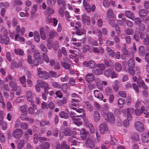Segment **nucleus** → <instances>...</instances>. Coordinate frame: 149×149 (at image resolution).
<instances>
[{
    "mask_svg": "<svg viewBox=\"0 0 149 149\" xmlns=\"http://www.w3.org/2000/svg\"><path fill=\"white\" fill-rule=\"evenodd\" d=\"M94 63H95L94 62ZM94 74L97 75L102 74L106 68L105 65L103 63L98 64L95 66L94 64Z\"/></svg>",
    "mask_w": 149,
    "mask_h": 149,
    "instance_id": "1",
    "label": "nucleus"
},
{
    "mask_svg": "<svg viewBox=\"0 0 149 149\" xmlns=\"http://www.w3.org/2000/svg\"><path fill=\"white\" fill-rule=\"evenodd\" d=\"M37 75L40 78L44 80L47 79L49 77L48 73L46 71H42L41 68H38Z\"/></svg>",
    "mask_w": 149,
    "mask_h": 149,
    "instance_id": "2",
    "label": "nucleus"
},
{
    "mask_svg": "<svg viewBox=\"0 0 149 149\" xmlns=\"http://www.w3.org/2000/svg\"><path fill=\"white\" fill-rule=\"evenodd\" d=\"M23 133L21 129H16L13 131L12 135L14 138L18 139L22 136Z\"/></svg>",
    "mask_w": 149,
    "mask_h": 149,
    "instance_id": "3",
    "label": "nucleus"
},
{
    "mask_svg": "<svg viewBox=\"0 0 149 149\" xmlns=\"http://www.w3.org/2000/svg\"><path fill=\"white\" fill-rule=\"evenodd\" d=\"M105 120L111 123H113L115 122V118L113 115L110 112H109L104 116Z\"/></svg>",
    "mask_w": 149,
    "mask_h": 149,
    "instance_id": "4",
    "label": "nucleus"
},
{
    "mask_svg": "<svg viewBox=\"0 0 149 149\" xmlns=\"http://www.w3.org/2000/svg\"><path fill=\"white\" fill-rule=\"evenodd\" d=\"M37 82L38 84H40V86L41 88H44V91L46 94H47L48 92V90L50 88L49 84L47 83L42 81L41 80H38Z\"/></svg>",
    "mask_w": 149,
    "mask_h": 149,
    "instance_id": "5",
    "label": "nucleus"
},
{
    "mask_svg": "<svg viewBox=\"0 0 149 149\" xmlns=\"http://www.w3.org/2000/svg\"><path fill=\"white\" fill-rule=\"evenodd\" d=\"M79 102L78 99L74 98L72 99L71 102L69 104V108L71 109L76 110L77 109L75 107H76L79 105Z\"/></svg>",
    "mask_w": 149,
    "mask_h": 149,
    "instance_id": "6",
    "label": "nucleus"
},
{
    "mask_svg": "<svg viewBox=\"0 0 149 149\" xmlns=\"http://www.w3.org/2000/svg\"><path fill=\"white\" fill-rule=\"evenodd\" d=\"M134 127L136 130L140 132H142L144 130L143 123L139 121H136L135 123Z\"/></svg>",
    "mask_w": 149,
    "mask_h": 149,
    "instance_id": "7",
    "label": "nucleus"
},
{
    "mask_svg": "<svg viewBox=\"0 0 149 149\" xmlns=\"http://www.w3.org/2000/svg\"><path fill=\"white\" fill-rule=\"evenodd\" d=\"M81 21L83 24L86 23L87 25H89L91 23L90 17L85 14H83L81 16Z\"/></svg>",
    "mask_w": 149,
    "mask_h": 149,
    "instance_id": "8",
    "label": "nucleus"
},
{
    "mask_svg": "<svg viewBox=\"0 0 149 149\" xmlns=\"http://www.w3.org/2000/svg\"><path fill=\"white\" fill-rule=\"evenodd\" d=\"M10 41V38L8 37H3L2 34H0V42L2 44H5L6 45L8 44Z\"/></svg>",
    "mask_w": 149,
    "mask_h": 149,
    "instance_id": "9",
    "label": "nucleus"
},
{
    "mask_svg": "<svg viewBox=\"0 0 149 149\" xmlns=\"http://www.w3.org/2000/svg\"><path fill=\"white\" fill-rule=\"evenodd\" d=\"M9 86L10 88H12V90L16 91V89H20V87L18 86L17 84L13 81H10L9 83Z\"/></svg>",
    "mask_w": 149,
    "mask_h": 149,
    "instance_id": "10",
    "label": "nucleus"
},
{
    "mask_svg": "<svg viewBox=\"0 0 149 149\" xmlns=\"http://www.w3.org/2000/svg\"><path fill=\"white\" fill-rule=\"evenodd\" d=\"M85 143L87 147L91 148H92L93 147V141L92 139L88 138Z\"/></svg>",
    "mask_w": 149,
    "mask_h": 149,
    "instance_id": "11",
    "label": "nucleus"
},
{
    "mask_svg": "<svg viewBox=\"0 0 149 149\" xmlns=\"http://www.w3.org/2000/svg\"><path fill=\"white\" fill-rule=\"evenodd\" d=\"M99 129L101 134H104L105 132L108 130L107 125L104 123L101 124L100 126Z\"/></svg>",
    "mask_w": 149,
    "mask_h": 149,
    "instance_id": "12",
    "label": "nucleus"
},
{
    "mask_svg": "<svg viewBox=\"0 0 149 149\" xmlns=\"http://www.w3.org/2000/svg\"><path fill=\"white\" fill-rule=\"evenodd\" d=\"M76 132L72 131L71 129L68 127H67L65 128L64 132V134L65 136H71L73 134L76 133Z\"/></svg>",
    "mask_w": 149,
    "mask_h": 149,
    "instance_id": "13",
    "label": "nucleus"
},
{
    "mask_svg": "<svg viewBox=\"0 0 149 149\" xmlns=\"http://www.w3.org/2000/svg\"><path fill=\"white\" fill-rule=\"evenodd\" d=\"M84 2V1L83 2V5L86 11L88 13H90L91 11V9L92 11H93V5L92 6V8H91L90 5L88 3H85Z\"/></svg>",
    "mask_w": 149,
    "mask_h": 149,
    "instance_id": "14",
    "label": "nucleus"
},
{
    "mask_svg": "<svg viewBox=\"0 0 149 149\" xmlns=\"http://www.w3.org/2000/svg\"><path fill=\"white\" fill-rule=\"evenodd\" d=\"M88 134V132L86 131L85 129L82 128L80 131V137L81 139L83 140H85Z\"/></svg>",
    "mask_w": 149,
    "mask_h": 149,
    "instance_id": "15",
    "label": "nucleus"
},
{
    "mask_svg": "<svg viewBox=\"0 0 149 149\" xmlns=\"http://www.w3.org/2000/svg\"><path fill=\"white\" fill-rule=\"evenodd\" d=\"M148 13V10L145 9H142L139 10V16L141 17H144Z\"/></svg>",
    "mask_w": 149,
    "mask_h": 149,
    "instance_id": "16",
    "label": "nucleus"
},
{
    "mask_svg": "<svg viewBox=\"0 0 149 149\" xmlns=\"http://www.w3.org/2000/svg\"><path fill=\"white\" fill-rule=\"evenodd\" d=\"M67 102V99L65 97H63L62 99H59L57 101V104L59 106H62Z\"/></svg>",
    "mask_w": 149,
    "mask_h": 149,
    "instance_id": "17",
    "label": "nucleus"
},
{
    "mask_svg": "<svg viewBox=\"0 0 149 149\" xmlns=\"http://www.w3.org/2000/svg\"><path fill=\"white\" fill-rule=\"evenodd\" d=\"M86 81L89 83H91L93 81V74L92 73H88L86 75Z\"/></svg>",
    "mask_w": 149,
    "mask_h": 149,
    "instance_id": "18",
    "label": "nucleus"
},
{
    "mask_svg": "<svg viewBox=\"0 0 149 149\" xmlns=\"http://www.w3.org/2000/svg\"><path fill=\"white\" fill-rule=\"evenodd\" d=\"M94 95H95V97L96 99H98L100 100V99L103 97V95L100 91L97 90H95L94 91Z\"/></svg>",
    "mask_w": 149,
    "mask_h": 149,
    "instance_id": "19",
    "label": "nucleus"
},
{
    "mask_svg": "<svg viewBox=\"0 0 149 149\" xmlns=\"http://www.w3.org/2000/svg\"><path fill=\"white\" fill-rule=\"evenodd\" d=\"M126 16L128 18L131 19H134L133 18L135 17L134 13L129 10H126L125 11Z\"/></svg>",
    "mask_w": 149,
    "mask_h": 149,
    "instance_id": "20",
    "label": "nucleus"
},
{
    "mask_svg": "<svg viewBox=\"0 0 149 149\" xmlns=\"http://www.w3.org/2000/svg\"><path fill=\"white\" fill-rule=\"evenodd\" d=\"M19 80L20 83L24 87H26V78L25 76L23 75L19 77Z\"/></svg>",
    "mask_w": 149,
    "mask_h": 149,
    "instance_id": "21",
    "label": "nucleus"
},
{
    "mask_svg": "<svg viewBox=\"0 0 149 149\" xmlns=\"http://www.w3.org/2000/svg\"><path fill=\"white\" fill-rule=\"evenodd\" d=\"M27 101L29 102L33 100V96L32 93L30 91H27L26 93Z\"/></svg>",
    "mask_w": 149,
    "mask_h": 149,
    "instance_id": "22",
    "label": "nucleus"
},
{
    "mask_svg": "<svg viewBox=\"0 0 149 149\" xmlns=\"http://www.w3.org/2000/svg\"><path fill=\"white\" fill-rule=\"evenodd\" d=\"M58 36V34L55 31L52 30L49 33V39H53L54 37H56Z\"/></svg>",
    "mask_w": 149,
    "mask_h": 149,
    "instance_id": "23",
    "label": "nucleus"
},
{
    "mask_svg": "<svg viewBox=\"0 0 149 149\" xmlns=\"http://www.w3.org/2000/svg\"><path fill=\"white\" fill-rule=\"evenodd\" d=\"M128 65L129 68H133L135 67V64L134 60L132 58H131L128 61Z\"/></svg>",
    "mask_w": 149,
    "mask_h": 149,
    "instance_id": "24",
    "label": "nucleus"
},
{
    "mask_svg": "<svg viewBox=\"0 0 149 149\" xmlns=\"http://www.w3.org/2000/svg\"><path fill=\"white\" fill-rule=\"evenodd\" d=\"M148 136L145 133L143 134L141 140L142 142L143 143H148L149 142V140L148 139Z\"/></svg>",
    "mask_w": 149,
    "mask_h": 149,
    "instance_id": "25",
    "label": "nucleus"
},
{
    "mask_svg": "<svg viewBox=\"0 0 149 149\" xmlns=\"http://www.w3.org/2000/svg\"><path fill=\"white\" fill-rule=\"evenodd\" d=\"M137 84L139 87H141V86L144 89H146L147 87L146 86L143 81L139 80L137 82Z\"/></svg>",
    "mask_w": 149,
    "mask_h": 149,
    "instance_id": "26",
    "label": "nucleus"
},
{
    "mask_svg": "<svg viewBox=\"0 0 149 149\" xmlns=\"http://www.w3.org/2000/svg\"><path fill=\"white\" fill-rule=\"evenodd\" d=\"M59 116L60 118L65 119H67L69 117L68 114L64 111H62L59 113Z\"/></svg>",
    "mask_w": 149,
    "mask_h": 149,
    "instance_id": "27",
    "label": "nucleus"
},
{
    "mask_svg": "<svg viewBox=\"0 0 149 149\" xmlns=\"http://www.w3.org/2000/svg\"><path fill=\"white\" fill-rule=\"evenodd\" d=\"M34 38L35 41L38 42L40 41V38L38 32L37 31H36L34 32Z\"/></svg>",
    "mask_w": 149,
    "mask_h": 149,
    "instance_id": "28",
    "label": "nucleus"
},
{
    "mask_svg": "<svg viewBox=\"0 0 149 149\" xmlns=\"http://www.w3.org/2000/svg\"><path fill=\"white\" fill-rule=\"evenodd\" d=\"M84 64L89 68L92 69L93 68V61H90L88 62H85L84 63Z\"/></svg>",
    "mask_w": 149,
    "mask_h": 149,
    "instance_id": "29",
    "label": "nucleus"
},
{
    "mask_svg": "<svg viewBox=\"0 0 149 149\" xmlns=\"http://www.w3.org/2000/svg\"><path fill=\"white\" fill-rule=\"evenodd\" d=\"M50 146V145L49 143L46 142H45L43 144L41 145L40 147L41 149H49Z\"/></svg>",
    "mask_w": 149,
    "mask_h": 149,
    "instance_id": "30",
    "label": "nucleus"
},
{
    "mask_svg": "<svg viewBox=\"0 0 149 149\" xmlns=\"http://www.w3.org/2000/svg\"><path fill=\"white\" fill-rule=\"evenodd\" d=\"M20 126L21 129L25 130L28 128V124L25 122H22L20 123Z\"/></svg>",
    "mask_w": 149,
    "mask_h": 149,
    "instance_id": "31",
    "label": "nucleus"
},
{
    "mask_svg": "<svg viewBox=\"0 0 149 149\" xmlns=\"http://www.w3.org/2000/svg\"><path fill=\"white\" fill-rule=\"evenodd\" d=\"M131 138L134 141H138L139 139L138 134L136 133H132Z\"/></svg>",
    "mask_w": 149,
    "mask_h": 149,
    "instance_id": "32",
    "label": "nucleus"
},
{
    "mask_svg": "<svg viewBox=\"0 0 149 149\" xmlns=\"http://www.w3.org/2000/svg\"><path fill=\"white\" fill-rule=\"evenodd\" d=\"M14 52L16 54L21 56H23L24 54V52L20 49H15Z\"/></svg>",
    "mask_w": 149,
    "mask_h": 149,
    "instance_id": "33",
    "label": "nucleus"
},
{
    "mask_svg": "<svg viewBox=\"0 0 149 149\" xmlns=\"http://www.w3.org/2000/svg\"><path fill=\"white\" fill-rule=\"evenodd\" d=\"M74 123L77 125L79 126L81 125L82 124V120L80 118H77L72 119Z\"/></svg>",
    "mask_w": 149,
    "mask_h": 149,
    "instance_id": "34",
    "label": "nucleus"
},
{
    "mask_svg": "<svg viewBox=\"0 0 149 149\" xmlns=\"http://www.w3.org/2000/svg\"><path fill=\"white\" fill-rule=\"evenodd\" d=\"M40 33L41 38L43 40H45L46 38V35L44 31L43 28H41L40 29Z\"/></svg>",
    "mask_w": 149,
    "mask_h": 149,
    "instance_id": "35",
    "label": "nucleus"
},
{
    "mask_svg": "<svg viewBox=\"0 0 149 149\" xmlns=\"http://www.w3.org/2000/svg\"><path fill=\"white\" fill-rule=\"evenodd\" d=\"M76 34L78 36H81L84 34L86 33V30L84 29L83 30L80 29H76Z\"/></svg>",
    "mask_w": 149,
    "mask_h": 149,
    "instance_id": "36",
    "label": "nucleus"
},
{
    "mask_svg": "<svg viewBox=\"0 0 149 149\" xmlns=\"http://www.w3.org/2000/svg\"><path fill=\"white\" fill-rule=\"evenodd\" d=\"M134 32L133 29L132 28H127L125 31V33L128 35H132Z\"/></svg>",
    "mask_w": 149,
    "mask_h": 149,
    "instance_id": "37",
    "label": "nucleus"
},
{
    "mask_svg": "<svg viewBox=\"0 0 149 149\" xmlns=\"http://www.w3.org/2000/svg\"><path fill=\"white\" fill-rule=\"evenodd\" d=\"M123 112H125L127 113V119L129 120H131L132 118L131 115L130 114V109H127L126 110L125 109L123 110Z\"/></svg>",
    "mask_w": 149,
    "mask_h": 149,
    "instance_id": "38",
    "label": "nucleus"
},
{
    "mask_svg": "<svg viewBox=\"0 0 149 149\" xmlns=\"http://www.w3.org/2000/svg\"><path fill=\"white\" fill-rule=\"evenodd\" d=\"M139 52L141 56L144 55L145 53L144 47L142 46H140L139 48Z\"/></svg>",
    "mask_w": 149,
    "mask_h": 149,
    "instance_id": "39",
    "label": "nucleus"
},
{
    "mask_svg": "<svg viewBox=\"0 0 149 149\" xmlns=\"http://www.w3.org/2000/svg\"><path fill=\"white\" fill-rule=\"evenodd\" d=\"M94 114L95 115H94V119L95 121L97 122L100 120V116L99 113L97 111L95 112Z\"/></svg>",
    "mask_w": 149,
    "mask_h": 149,
    "instance_id": "40",
    "label": "nucleus"
},
{
    "mask_svg": "<svg viewBox=\"0 0 149 149\" xmlns=\"http://www.w3.org/2000/svg\"><path fill=\"white\" fill-rule=\"evenodd\" d=\"M15 40L19 42H24L25 41L24 38L19 36L18 34L15 36Z\"/></svg>",
    "mask_w": 149,
    "mask_h": 149,
    "instance_id": "41",
    "label": "nucleus"
},
{
    "mask_svg": "<svg viewBox=\"0 0 149 149\" xmlns=\"http://www.w3.org/2000/svg\"><path fill=\"white\" fill-rule=\"evenodd\" d=\"M133 18L134 19H132V20L133 21L134 20V24L136 25H139L141 23L142 20L139 17H137L135 18L134 17Z\"/></svg>",
    "mask_w": 149,
    "mask_h": 149,
    "instance_id": "42",
    "label": "nucleus"
},
{
    "mask_svg": "<svg viewBox=\"0 0 149 149\" xmlns=\"http://www.w3.org/2000/svg\"><path fill=\"white\" fill-rule=\"evenodd\" d=\"M143 43L146 45H149V35L148 34H146V37L143 39Z\"/></svg>",
    "mask_w": 149,
    "mask_h": 149,
    "instance_id": "43",
    "label": "nucleus"
},
{
    "mask_svg": "<svg viewBox=\"0 0 149 149\" xmlns=\"http://www.w3.org/2000/svg\"><path fill=\"white\" fill-rule=\"evenodd\" d=\"M57 2L59 6H61V5L63 7L65 6L66 3L65 0H57Z\"/></svg>",
    "mask_w": 149,
    "mask_h": 149,
    "instance_id": "44",
    "label": "nucleus"
},
{
    "mask_svg": "<svg viewBox=\"0 0 149 149\" xmlns=\"http://www.w3.org/2000/svg\"><path fill=\"white\" fill-rule=\"evenodd\" d=\"M0 123V125L2 126V128L3 130H6L8 127V125L6 123L5 121H3V120L1 121Z\"/></svg>",
    "mask_w": 149,
    "mask_h": 149,
    "instance_id": "45",
    "label": "nucleus"
},
{
    "mask_svg": "<svg viewBox=\"0 0 149 149\" xmlns=\"http://www.w3.org/2000/svg\"><path fill=\"white\" fill-rule=\"evenodd\" d=\"M24 142L23 140H21L18 143L17 146V148L18 149H21L24 146Z\"/></svg>",
    "mask_w": 149,
    "mask_h": 149,
    "instance_id": "46",
    "label": "nucleus"
},
{
    "mask_svg": "<svg viewBox=\"0 0 149 149\" xmlns=\"http://www.w3.org/2000/svg\"><path fill=\"white\" fill-rule=\"evenodd\" d=\"M107 52L109 53V54L110 56L113 57L114 55V51L111 48L109 47H107Z\"/></svg>",
    "mask_w": 149,
    "mask_h": 149,
    "instance_id": "47",
    "label": "nucleus"
},
{
    "mask_svg": "<svg viewBox=\"0 0 149 149\" xmlns=\"http://www.w3.org/2000/svg\"><path fill=\"white\" fill-rule=\"evenodd\" d=\"M112 91V89L109 87H107L105 89V92L106 95L107 96H109L111 94Z\"/></svg>",
    "mask_w": 149,
    "mask_h": 149,
    "instance_id": "48",
    "label": "nucleus"
},
{
    "mask_svg": "<svg viewBox=\"0 0 149 149\" xmlns=\"http://www.w3.org/2000/svg\"><path fill=\"white\" fill-rule=\"evenodd\" d=\"M133 38L137 42H138L140 40V37L139 36V33L138 32H136L134 34L133 36Z\"/></svg>",
    "mask_w": 149,
    "mask_h": 149,
    "instance_id": "49",
    "label": "nucleus"
},
{
    "mask_svg": "<svg viewBox=\"0 0 149 149\" xmlns=\"http://www.w3.org/2000/svg\"><path fill=\"white\" fill-rule=\"evenodd\" d=\"M38 6L35 4L31 8V15H34L36 12Z\"/></svg>",
    "mask_w": 149,
    "mask_h": 149,
    "instance_id": "50",
    "label": "nucleus"
},
{
    "mask_svg": "<svg viewBox=\"0 0 149 149\" xmlns=\"http://www.w3.org/2000/svg\"><path fill=\"white\" fill-rule=\"evenodd\" d=\"M86 106L87 109L90 111H92L93 110V106L91 105L90 103L88 101H86L85 102Z\"/></svg>",
    "mask_w": 149,
    "mask_h": 149,
    "instance_id": "51",
    "label": "nucleus"
},
{
    "mask_svg": "<svg viewBox=\"0 0 149 149\" xmlns=\"http://www.w3.org/2000/svg\"><path fill=\"white\" fill-rule=\"evenodd\" d=\"M115 68L116 70L118 72L121 71L122 70L121 65L118 63H115Z\"/></svg>",
    "mask_w": 149,
    "mask_h": 149,
    "instance_id": "52",
    "label": "nucleus"
},
{
    "mask_svg": "<svg viewBox=\"0 0 149 149\" xmlns=\"http://www.w3.org/2000/svg\"><path fill=\"white\" fill-rule=\"evenodd\" d=\"M61 63L62 66L65 69L69 70L70 68V66L68 64L63 61H61Z\"/></svg>",
    "mask_w": 149,
    "mask_h": 149,
    "instance_id": "53",
    "label": "nucleus"
},
{
    "mask_svg": "<svg viewBox=\"0 0 149 149\" xmlns=\"http://www.w3.org/2000/svg\"><path fill=\"white\" fill-rule=\"evenodd\" d=\"M33 52V57L35 59H38L39 57L40 56V53L38 50L34 51Z\"/></svg>",
    "mask_w": 149,
    "mask_h": 149,
    "instance_id": "54",
    "label": "nucleus"
},
{
    "mask_svg": "<svg viewBox=\"0 0 149 149\" xmlns=\"http://www.w3.org/2000/svg\"><path fill=\"white\" fill-rule=\"evenodd\" d=\"M56 2V0H47V3L48 5L52 6L54 5Z\"/></svg>",
    "mask_w": 149,
    "mask_h": 149,
    "instance_id": "55",
    "label": "nucleus"
},
{
    "mask_svg": "<svg viewBox=\"0 0 149 149\" xmlns=\"http://www.w3.org/2000/svg\"><path fill=\"white\" fill-rule=\"evenodd\" d=\"M113 15L112 10L111 9H109L107 12V17L109 18H112L113 17Z\"/></svg>",
    "mask_w": 149,
    "mask_h": 149,
    "instance_id": "56",
    "label": "nucleus"
},
{
    "mask_svg": "<svg viewBox=\"0 0 149 149\" xmlns=\"http://www.w3.org/2000/svg\"><path fill=\"white\" fill-rule=\"evenodd\" d=\"M44 60L46 63H48L49 62V58L47 55L45 53H43L42 54Z\"/></svg>",
    "mask_w": 149,
    "mask_h": 149,
    "instance_id": "57",
    "label": "nucleus"
},
{
    "mask_svg": "<svg viewBox=\"0 0 149 149\" xmlns=\"http://www.w3.org/2000/svg\"><path fill=\"white\" fill-rule=\"evenodd\" d=\"M38 59H34L33 60L31 64H30L32 66H37L39 65Z\"/></svg>",
    "mask_w": 149,
    "mask_h": 149,
    "instance_id": "58",
    "label": "nucleus"
},
{
    "mask_svg": "<svg viewBox=\"0 0 149 149\" xmlns=\"http://www.w3.org/2000/svg\"><path fill=\"white\" fill-rule=\"evenodd\" d=\"M58 134V129L57 128H54L52 130L53 135L57 137Z\"/></svg>",
    "mask_w": 149,
    "mask_h": 149,
    "instance_id": "59",
    "label": "nucleus"
},
{
    "mask_svg": "<svg viewBox=\"0 0 149 149\" xmlns=\"http://www.w3.org/2000/svg\"><path fill=\"white\" fill-rule=\"evenodd\" d=\"M52 84L53 87L55 88H61V85L56 82H53L52 83Z\"/></svg>",
    "mask_w": 149,
    "mask_h": 149,
    "instance_id": "60",
    "label": "nucleus"
},
{
    "mask_svg": "<svg viewBox=\"0 0 149 149\" xmlns=\"http://www.w3.org/2000/svg\"><path fill=\"white\" fill-rule=\"evenodd\" d=\"M108 22L113 27H114L117 24H116L114 20L112 19H109L108 20Z\"/></svg>",
    "mask_w": 149,
    "mask_h": 149,
    "instance_id": "61",
    "label": "nucleus"
},
{
    "mask_svg": "<svg viewBox=\"0 0 149 149\" xmlns=\"http://www.w3.org/2000/svg\"><path fill=\"white\" fill-rule=\"evenodd\" d=\"M111 71L110 69H108L104 71V74L107 77H109L111 75Z\"/></svg>",
    "mask_w": 149,
    "mask_h": 149,
    "instance_id": "62",
    "label": "nucleus"
},
{
    "mask_svg": "<svg viewBox=\"0 0 149 149\" xmlns=\"http://www.w3.org/2000/svg\"><path fill=\"white\" fill-rule=\"evenodd\" d=\"M47 13L48 15H51L53 14L54 13V10L51 7H48L46 10Z\"/></svg>",
    "mask_w": 149,
    "mask_h": 149,
    "instance_id": "63",
    "label": "nucleus"
},
{
    "mask_svg": "<svg viewBox=\"0 0 149 149\" xmlns=\"http://www.w3.org/2000/svg\"><path fill=\"white\" fill-rule=\"evenodd\" d=\"M55 148L56 149H63L62 145H60V143L58 141H57L56 143Z\"/></svg>",
    "mask_w": 149,
    "mask_h": 149,
    "instance_id": "64",
    "label": "nucleus"
}]
</instances>
